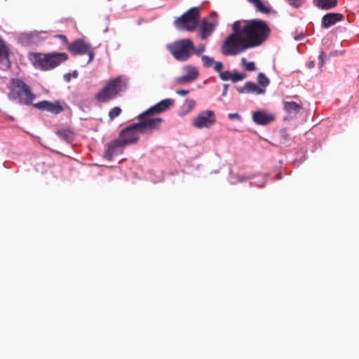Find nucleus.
<instances>
[{
	"mask_svg": "<svg viewBox=\"0 0 359 359\" xmlns=\"http://www.w3.org/2000/svg\"><path fill=\"white\" fill-rule=\"evenodd\" d=\"M219 74V78L222 81H229L231 80V72L230 71L217 72Z\"/></svg>",
	"mask_w": 359,
	"mask_h": 359,
	"instance_id": "30",
	"label": "nucleus"
},
{
	"mask_svg": "<svg viewBox=\"0 0 359 359\" xmlns=\"http://www.w3.org/2000/svg\"><path fill=\"white\" fill-rule=\"evenodd\" d=\"M228 116L231 120H233L234 118L241 119V116L238 114H237V113L229 114Z\"/></svg>",
	"mask_w": 359,
	"mask_h": 359,
	"instance_id": "36",
	"label": "nucleus"
},
{
	"mask_svg": "<svg viewBox=\"0 0 359 359\" xmlns=\"http://www.w3.org/2000/svg\"><path fill=\"white\" fill-rule=\"evenodd\" d=\"M28 58L34 68L41 71H50L66 62L69 56L66 53L60 52L29 53Z\"/></svg>",
	"mask_w": 359,
	"mask_h": 359,
	"instance_id": "3",
	"label": "nucleus"
},
{
	"mask_svg": "<svg viewBox=\"0 0 359 359\" xmlns=\"http://www.w3.org/2000/svg\"><path fill=\"white\" fill-rule=\"evenodd\" d=\"M274 116L266 111H257L252 114V120L257 125H267L274 120Z\"/></svg>",
	"mask_w": 359,
	"mask_h": 359,
	"instance_id": "17",
	"label": "nucleus"
},
{
	"mask_svg": "<svg viewBox=\"0 0 359 359\" xmlns=\"http://www.w3.org/2000/svg\"><path fill=\"white\" fill-rule=\"evenodd\" d=\"M320 62H319V65H320V67L323 66L324 65V53L323 52H321L320 53V55H319V57H318Z\"/></svg>",
	"mask_w": 359,
	"mask_h": 359,
	"instance_id": "37",
	"label": "nucleus"
},
{
	"mask_svg": "<svg viewBox=\"0 0 359 359\" xmlns=\"http://www.w3.org/2000/svg\"><path fill=\"white\" fill-rule=\"evenodd\" d=\"M205 46L204 44H201L199 45V46L196 48L194 47V50H193V54H195L198 56H201L202 55V53L205 51Z\"/></svg>",
	"mask_w": 359,
	"mask_h": 359,
	"instance_id": "31",
	"label": "nucleus"
},
{
	"mask_svg": "<svg viewBox=\"0 0 359 359\" xmlns=\"http://www.w3.org/2000/svg\"><path fill=\"white\" fill-rule=\"evenodd\" d=\"M232 30L233 32L225 39L222 44L221 51L224 55H237L250 48H252L242 32L239 20L233 23Z\"/></svg>",
	"mask_w": 359,
	"mask_h": 359,
	"instance_id": "1",
	"label": "nucleus"
},
{
	"mask_svg": "<svg viewBox=\"0 0 359 359\" xmlns=\"http://www.w3.org/2000/svg\"><path fill=\"white\" fill-rule=\"evenodd\" d=\"M55 38L60 39L62 41V43L63 45L66 46V48L67 47L68 44L70 43L68 42V39L65 35L63 34H57L55 36Z\"/></svg>",
	"mask_w": 359,
	"mask_h": 359,
	"instance_id": "33",
	"label": "nucleus"
},
{
	"mask_svg": "<svg viewBox=\"0 0 359 359\" xmlns=\"http://www.w3.org/2000/svg\"><path fill=\"white\" fill-rule=\"evenodd\" d=\"M126 88L127 86L126 81L123 80L122 76H119L109 80L108 83L95 95V98L99 102H108L115 99Z\"/></svg>",
	"mask_w": 359,
	"mask_h": 359,
	"instance_id": "4",
	"label": "nucleus"
},
{
	"mask_svg": "<svg viewBox=\"0 0 359 359\" xmlns=\"http://www.w3.org/2000/svg\"><path fill=\"white\" fill-rule=\"evenodd\" d=\"M70 78H71V74L69 73L64 75V79L67 82H69L70 81Z\"/></svg>",
	"mask_w": 359,
	"mask_h": 359,
	"instance_id": "41",
	"label": "nucleus"
},
{
	"mask_svg": "<svg viewBox=\"0 0 359 359\" xmlns=\"http://www.w3.org/2000/svg\"><path fill=\"white\" fill-rule=\"evenodd\" d=\"M176 93L181 96H185L189 94V91L186 90H178Z\"/></svg>",
	"mask_w": 359,
	"mask_h": 359,
	"instance_id": "38",
	"label": "nucleus"
},
{
	"mask_svg": "<svg viewBox=\"0 0 359 359\" xmlns=\"http://www.w3.org/2000/svg\"><path fill=\"white\" fill-rule=\"evenodd\" d=\"M313 4L322 10H330L338 4V0H313Z\"/></svg>",
	"mask_w": 359,
	"mask_h": 359,
	"instance_id": "20",
	"label": "nucleus"
},
{
	"mask_svg": "<svg viewBox=\"0 0 359 359\" xmlns=\"http://www.w3.org/2000/svg\"><path fill=\"white\" fill-rule=\"evenodd\" d=\"M241 62L246 71L252 72L256 69L255 63L253 62H248L245 58H242Z\"/></svg>",
	"mask_w": 359,
	"mask_h": 359,
	"instance_id": "28",
	"label": "nucleus"
},
{
	"mask_svg": "<svg viewBox=\"0 0 359 359\" xmlns=\"http://www.w3.org/2000/svg\"><path fill=\"white\" fill-rule=\"evenodd\" d=\"M249 2L254 4L256 9L262 13L268 14L271 12V8L262 2L261 0H248Z\"/></svg>",
	"mask_w": 359,
	"mask_h": 359,
	"instance_id": "21",
	"label": "nucleus"
},
{
	"mask_svg": "<svg viewBox=\"0 0 359 359\" xmlns=\"http://www.w3.org/2000/svg\"><path fill=\"white\" fill-rule=\"evenodd\" d=\"M344 16L341 13H329L325 14L322 18L321 26L323 28H329L334 25L336 23L341 22L344 20Z\"/></svg>",
	"mask_w": 359,
	"mask_h": 359,
	"instance_id": "15",
	"label": "nucleus"
},
{
	"mask_svg": "<svg viewBox=\"0 0 359 359\" xmlns=\"http://www.w3.org/2000/svg\"><path fill=\"white\" fill-rule=\"evenodd\" d=\"M247 88H248V93H255L257 95H260L264 93L265 90L258 86L257 84H255L253 82L248 81L247 82Z\"/></svg>",
	"mask_w": 359,
	"mask_h": 359,
	"instance_id": "22",
	"label": "nucleus"
},
{
	"mask_svg": "<svg viewBox=\"0 0 359 359\" xmlns=\"http://www.w3.org/2000/svg\"><path fill=\"white\" fill-rule=\"evenodd\" d=\"M187 103L190 109H192L195 106V102L193 100H187Z\"/></svg>",
	"mask_w": 359,
	"mask_h": 359,
	"instance_id": "40",
	"label": "nucleus"
},
{
	"mask_svg": "<svg viewBox=\"0 0 359 359\" xmlns=\"http://www.w3.org/2000/svg\"><path fill=\"white\" fill-rule=\"evenodd\" d=\"M174 100L170 98H167L161 100L155 105L148 109V112L152 114H159L168 110L171 106L174 104Z\"/></svg>",
	"mask_w": 359,
	"mask_h": 359,
	"instance_id": "16",
	"label": "nucleus"
},
{
	"mask_svg": "<svg viewBox=\"0 0 359 359\" xmlns=\"http://www.w3.org/2000/svg\"><path fill=\"white\" fill-rule=\"evenodd\" d=\"M140 133L138 127L133 123L124 129L119 133V140L122 143L126 146L128 144L137 142L139 139L138 134Z\"/></svg>",
	"mask_w": 359,
	"mask_h": 359,
	"instance_id": "12",
	"label": "nucleus"
},
{
	"mask_svg": "<svg viewBox=\"0 0 359 359\" xmlns=\"http://www.w3.org/2000/svg\"><path fill=\"white\" fill-rule=\"evenodd\" d=\"M203 66L206 68L213 67L216 72L222 70L224 65L221 62H215L213 58L208 55H201Z\"/></svg>",
	"mask_w": 359,
	"mask_h": 359,
	"instance_id": "19",
	"label": "nucleus"
},
{
	"mask_svg": "<svg viewBox=\"0 0 359 359\" xmlns=\"http://www.w3.org/2000/svg\"><path fill=\"white\" fill-rule=\"evenodd\" d=\"M303 104L302 102L284 101L283 109L290 114H297L302 109Z\"/></svg>",
	"mask_w": 359,
	"mask_h": 359,
	"instance_id": "18",
	"label": "nucleus"
},
{
	"mask_svg": "<svg viewBox=\"0 0 359 359\" xmlns=\"http://www.w3.org/2000/svg\"><path fill=\"white\" fill-rule=\"evenodd\" d=\"M139 121L135 123L138 127L140 133L142 134H151L156 130H158L163 123L161 118L155 117L154 114L149 113L148 110L140 114L137 116Z\"/></svg>",
	"mask_w": 359,
	"mask_h": 359,
	"instance_id": "7",
	"label": "nucleus"
},
{
	"mask_svg": "<svg viewBox=\"0 0 359 359\" xmlns=\"http://www.w3.org/2000/svg\"><path fill=\"white\" fill-rule=\"evenodd\" d=\"M237 91L239 93H248V88H247V82L245 83L244 86L242 88H237Z\"/></svg>",
	"mask_w": 359,
	"mask_h": 359,
	"instance_id": "35",
	"label": "nucleus"
},
{
	"mask_svg": "<svg viewBox=\"0 0 359 359\" xmlns=\"http://www.w3.org/2000/svg\"><path fill=\"white\" fill-rule=\"evenodd\" d=\"M216 122L215 112L212 110L201 111L193 119L192 124L197 128H210Z\"/></svg>",
	"mask_w": 359,
	"mask_h": 359,
	"instance_id": "10",
	"label": "nucleus"
},
{
	"mask_svg": "<svg viewBox=\"0 0 359 359\" xmlns=\"http://www.w3.org/2000/svg\"><path fill=\"white\" fill-rule=\"evenodd\" d=\"M9 97L18 100L19 103L29 105L35 99V95L32 92L30 87L20 79H11L10 81Z\"/></svg>",
	"mask_w": 359,
	"mask_h": 359,
	"instance_id": "5",
	"label": "nucleus"
},
{
	"mask_svg": "<svg viewBox=\"0 0 359 359\" xmlns=\"http://www.w3.org/2000/svg\"><path fill=\"white\" fill-rule=\"evenodd\" d=\"M258 83L262 87H266L269 86L270 81L263 73H259L257 75Z\"/></svg>",
	"mask_w": 359,
	"mask_h": 359,
	"instance_id": "26",
	"label": "nucleus"
},
{
	"mask_svg": "<svg viewBox=\"0 0 359 359\" xmlns=\"http://www.w3.org/2000/svg\"><path fill=\"white\" fill-rule=\"evenodd\" d=\"M77 76H78V73H77V72H76V71H74V72H73V76H74V78H76V77H77Z\"/></svg>",
	"mask_w": 359,
	"mask_h": 359,
	"instance_id": "43",
	"label": "nucleus"
},
{
	"mask_svg": "<svg viewBox=\"0 0 359 359\" xmlns=\"http://www.w3.org/2000/svg\"><path fill=\"white\" fill-rule=\"evenodd\" d=\"M122 112V109L119 107H114L109 111V117L110 121L118 117Z\"/></svg>",
	"mask_w": 359,
	"mask_h": 359,
	"instance_id": "27",
	"label": "nucleus"
},
{
	"mask_svg": "<svg viewBox=\"0 0 359 359\" xmlns=\"http://www.w3.org/2000/svg\"><path fill=\"white\" fill-rule=\"evenodd\" d=\"M313 66H314V63H313V62H310V64H309V67H313Z\"/></svg>",
	"mask_w": 359,
	"mask_h": 359,
	"instance_id": "44",
	"label": "nucleus"
},
{
	"mask_svg": "<svg viewBox=\"0 0 359 359\" xmlns=\"http://www.w3.org/2000/svg\"><path fill=\"white\" fill-rule=\"evenodd\" d=\"M287 1L294 8H299L303 3V0H287Z\"/></svg>",
	"mask_w": 359,
	"mask_h": 359,
	"instance_id": "32",
	"label": "nucleus"
},
{
	"mask_svg": "<svg viewBox=\"0 0 359 359\" xmlns=\"http://www.w3.org/2000/svg\"><path fill=\"white\" fill-rule=\"evenodd\" d=\"M34 107L37 109L47 111L54 114H58L64 111L65 103L59 100L55 102L43 100L34 104Z\"/></svg>",
	"mask_w": 359,
	"mask_h": 359,
	"instance_id": "13",
	"label": "nucleus"
},
{
	"mask_svg": "<svg viewBox=\"0 0 359 359\" xmlns=\"http://www.w3.org/2000/svg\"><path fill=\"white\" fill-rule=\"evenodd\" d=\"M166 47L175 60L184 62L193 55L194 43L190 39H183L169 43Z\"/></svg>",
	"mask_w": 359,
	"mask_h": 359,
	"instance_id": "6",
	"label": "nucleus"
},
{
	"mask_svg": "<svg viewBox=\"0 0 359 359\" xmlns=\"http://www.w3.org/2000/svg\"><path fill=\"white\" fill-rule=\"evenodd\" d=\"M246 77L245 74H238L236 71L231 72V81L233 83L243 81Z\"/></svg>",
	"mask_w": 359,
	"mask_h": 359,
	"instance_id": "29",
	"label": "nucleus"
},
{
	"mask_svg": "<svg viewBox=\"0 0 359 359\" xmlns=\"http://www.w3.org/2000/svg\"><path fill=\"white\" fill-rule=\"evenodd\" d=\"M8 60V52L4 42L0 39V60Z\"/></svg>",
	"mask_w": 359,
	"mask_h": 359,
	"instance_id": "24",
	"label": "nucleus"
},
{
	"mask_svg": "<svg viewBox=\"0 0 359 359\" xmlns=\"http://www.w3.org/2000/svg\"><path fill=\"white\" fill-rule=\"evenodd\" d=\"M229 84L224 83L223 85V92H222V96H226L227 95V90L229 88Z\"/></svg>",
	"mask_w": 359,
	"mask_h": 359,
	"instance_id": "39",
	"label": "nucleus"
},
{
	"mask_svg": "<svg viewBox=\"0 0 359 359\" xmlns=\"http://www.w3.org/2000/svg\"><path fill=\"white\" fill-rule=\"evenodd\" d=\"M56 134L58 135V137L67 142H69L72 140V133L67 130H62L57 131Z\"/></svg>",
	"mask_w": 359,
	"mask_h": 359,
	"instance_id": "23",
	"label": "nucleus"
},
{
	"mask_svg": "<svg viewBox=\"0 0 359 359\" xmlns=\"http://www.w3.org/2000/svg\"><path fill=\"white\" fill-rule=\"evenodd\" d=\"M303 37H304L303 34L297 35V36H294V39L296 41H299V40L302 39Z\"/></svg>",
	"mask_w": 359,
	"mask_h": 359,
	"instance_id": "42",
	"label": "nucleus"
},
{
	"mask_svg": "<svg viewBox=\"0 0 359 359\" xmlns=\"http://www.w3.org/2000/svg\"><path fill=\"white\" fill-rule=\"evenodd\" d=\"M198 74H199V72H198V70L197 69V68H196L194 67H187V75L189 76V77L190 78V79H191L192 81L197 79V77L198 76Z\"/></svg>",
	"mask_w": 359,
	"mask_h": 359,
	"instance_id": "25",
	"label": "nucleus"
},
{
	"mask_svg": "<svg viewBox=\"0 0 359 359\" xmlns=\"http://www.w3.org/2000/svg\"><path fill=\"white\" fill-rule=\"evenodd\" d=\"M125 145L118 139L109 142L103 157L108 161H111L114 157L123 152Z\"/></svg>",
	"mask_w": 359,
	"mask_h": 359,
	"instance_id": "14",
	"label": "nucleus"
},
{
	"mask_svg": "<svg viewBox=\"0 0 359 359\" xmlns=\"http://www.w3.org/2000/svg\"><path fill=\"white\" fill-rule=\"evenodd\" d=\"M191 79L189 77V76L184 75L183 76H181L178 79V82L180 83H189L191 82Z\"/></svg>",
	"mask_w": 359,
	"mask_h": 359,
	"instance_id": "34",
	"label": "nucleus"
},
{
	"mask_svg": "<svg viewBox=\"0 0 359 359\" xmlns=\"http://www.w3.org/2000/svg\"><path fill=\"white\" fill-rule=\"evenodd\" d=\"M209 18L210 19H203L201 26L198 32V37L203 40L206 39L212 34L217 25L215 13H212Z\"/></svg>",
	"mask_w": 359,
	"mask_h": 359,
	"instance_id": "11",
	"label": "nucleus"
},
{
	"mask_svg": "<svg viewBox=\"0 0 359 359\" xmlns=\"http://www.w3.org/2000/svg\"><path fill=\"white\" fill-rule=\"evenodd\" d=\"M67 50L72 55H88V64L94 60L95 53L91 45L81 39H76L68 44Z\"/></svg>",
	"mask_w": 359,
	"mask_h": 359,
	"instance_id": "9",
	"label": "nucleus"
},
{
	"mask_svg": "<svg viewBox=\"0 0 359 359\" xmlns=\"http://www.w3.org/2000/svg\"><path fill=\"white\" fill-rule=\"evenodd\" d=\"M198 18V8L194 7L188 10L182 16L177 18L175 21V27L180 30L193 32L197 27V22Z\"/></svg>",
	"mask_w": 359,
	"mask_h": 359,
	"instance_id": "8",
	"label": "nucleus"
},
{
	"mask_svg": "<svg viewBox=\"0 0 359 359\" xmlns=\"http://www.w3.org/2000/svg\"><path fill=\"white\" fill-rule=\"evenodd\" d=\"M241 29L252 48L262 45L271 34V29L267 23L261 20H249L244 25H241Z\"/></svg>",
	"mask_w": 359,
	"mask_h": 359,
	"instance_id": "2",
	"label": "nucleus"
}]
</instances>
